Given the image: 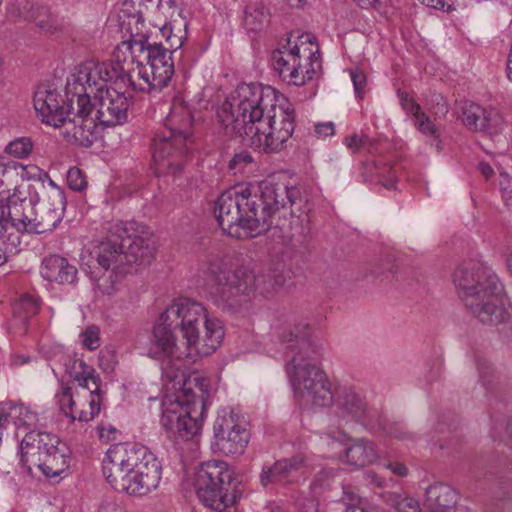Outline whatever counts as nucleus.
Masks as SVG:
<instances>
[{"instance_id":"obj_1","label":"nucleus","mask_w":512,"mask_h":512,"mask_svg":"<svg viewBox=\"0 0 512 512\" xmlns=\"http://www.w3.org/2000/svg\"><path fill=\"white\" fill-rule=\"evenodd\" d=\"M284 345L286 373L297 400L319 407L334 402L331 383L317 361L323 347L305 320L285 322L278 333Z\"/></svg>"},{"instance_id":"obj_2","label":"nucleus","mask_w":512,"mask_h":512,"mask_svg":"<svg viewBox=\"0 0 512 512\" xmlns=\"http://www.w3.org/2000/svg\"><path fill=\"white\" fill-rule=\"evenodd\" d=\"M452 280L466 308L485 324L505 321L503 288L497 276L482 263L469 260L456 267Z\"/></svg>"},{"instance_id":"obj_3","label":"nucleus","mask_w":512,"mask_h":512,"mask_svg":"<svg viewBox=\"0 0 512 512\" xmlns=\"http://www.w3.org/2000/svg\"><path fill=\"white\" fill-rule=\"evenodd\" d=\"M270 86L242 83L237 86L231 101H225L217 115L225 134L240 138L243 143L259 131V125L281 101Z\"/></svg>"},{"instance_id":"obj_4","label":"nucleus","mask_w":512,"mask_h":512,"mask_svg":"<svg viewBox=\"0 0 512 512\" xmlns=\"http://www.w3.org/2000/svg\"><path fill=\"white\" fill-rule=\"evenodd\" d=\"M204 382L199 378L186 380L174 400L161 404V426L176 444L191 440L201 428L208 398Z\"/></svg>"},{"instance_id":"obj_5","label":"nucleus","mask_w":512,"mask_h":512,"mask_svg":"<svg viewBox=\"0 0 512 512\" xmlns=\"http://www.w3.org/2000/svg\"><path fill=\"white\" fill-rule=\"evenodd\" d=\"M166 128L152 139V159L159 174H175L183 168L192 143L193 116L182 102L175 101L165 120Z\"/></svg>"},{"instance_id":"obj_6","label":"nucleus","mask_w":512,"mask_h":512,"mask_svg":"<svg viewBox=\"0 0 512 512\" xmlns=\"http://www.w3.org/2000/svg\"><path fill=\"white\" fill-rule=\"evenodd\" d=\"M40 180H48L50 190L38 207L34 208L32 198L9 197V216L12 226L17 231L42 234L52 231L63 219L66 208V197L63 190L49 177L48 173L40 172Z\"/></svg>"},{"instance_id":"obj_7","label":"nucleus","mask_w":512,"mask_h":512,"mask_svg":"<svg viewBox=\"0 0 512 512\" xmlns=\"http://www.w3.org/2000/svg\"><path fill=\"white\" fill-rule=\"evenodd\" d=\"M202 315L196 305L183 306L180 299L169 305L158 317L153 326L148 355L154 359L183 357L177 344L174 331L179 329L187 343L194 340L192 324Z\"/></svg>"},{"instance_id":"obj_8","label":"nucleus","mask_w":512,"mask_h":512,"mask_svg":"<svg viewBox=\"0 0 512 512\" xmlns=\"http://www.w3.org/2000/svg\"><path fill=\"white\" fill-rule=\"evenodd\" d=\"M251 198L256 199V223L258 235L266 232L272 225L275 216L300 218L302 214L310 210L307 198L296 186L286 187L272 183H262L259 193H251Z\"/></svg>"},{"instance_id":"obj_9","label":"nucleus","mask_w":512,"mask_h":512,"mask_svg":"<svg viewBox=\"0 0 512 512\" xmlns=\"http://www.w3.org/2000/svg\"><path fill=\"white\" fill-rule=\"evenodd\" d=\"M257 203L247 188H230L219 195L214 213L227 235L241 239L258 236L254 222Z\"/></svg>"},{"instance_id":"obj_10","label":"nucleus","mask_w":512,"mask_h":512,"mask_svg":"<svg viewBox=\"0 0 512 512\" xmlns=\"http://www.w3.org/2000/svg\"><path fill=\"white\" fill-rule=\"evenodd\" d=\"M300 38L305 40L291 46L289 38L287 44L271 54L273 69L284 82L295 86H303L317 78L322 70L318 48L312 51L306 47L307 42L312 44L310 35H302Z\"/></svg>"},{"instance_id":"obj_11","label":"nucleus","mask_w":512,"mask_h":512,"mask_svg":"<svg viewBox=\"0 0 512 512\" xmlns=\"http://www.w3.org/2000/svg\"><path fill=\"white\" fill-rule=\"evenodd\" d=\"M233 481V471L226 462H205L197 472V495L206 507L215 512H224L236 503L237 491Z\"/></svg>"},{"instance_id":"obj_12","label":"nucleus","mask_w":512,"mask_h":512,"mask_svg":"<svg viewBox=\"0 0 512 512\" xmlns=\"http://www.w3.org/2000/svg\"><path fill=\"white\" fill-rule=\"evenodd\" d=\"M128 71V67L117 64V58L105 62L90 60L80 64L77 73L66 85L71 102L75 103L77 98L84 96L91 101L92 95L95 97L107 88L125 83L123 79Z\"/></svg>"},{"instance_id":"obj_13","label":"nucleus","mask_w":512,"mask_h":512,"mask_svg":"<svg viewBox=\"0 0 512 512\" xmlns=\"http://www.w3.org/2000/svg\"><path fill=\"white\" fill-rule=\"evenodd\" d=\"M154 454L145 446L134 443L112 445L102 462V471L109 485L116 491L124 490L133 475L145 465Z\"/></svg>"},{"instance_id":"obj_14","label":"nucleus","mask_w":512,"mask_h":512,"mask_svg":"<svg viewBox=\"0 0 512 512\" xmlns=\"http://www.w3.org/2000/svg\"><path fill=\"white\" fill-rule=\"evenodd\" d=\"M295 129L294 109L285 97L259 125L256 135H251L244 143L267 153H277L285 149Z\"/></svg>"},{"instance_id":"obj_15","label":"nucleus","mask_w":512,"mask_h":512,"mask_svg":"<svg viewBox=\"0 0 512 512\" xmlns=\"http://www.w3.org/2000/svg\"><path fill=\"white\" fill-rule=\"evenodd\" d=\"M260 279L245 268L230 270L213 266L209 277L210 293L218 303L233 306L239 296L257 289Z\"/></svg>"},{"instance_id":"obj_16","label":"nucleus","mask_w":512,"mask_h":512,"mask_svg":"<svg viewBox=\"0 0 512 512\" xmlns=\"http://www.w3.org/2000/svg\"><path fill=\"white\" fill-rule=\"evenodd\" d=\"M246 422L232 409L218 412L213 424L211 448L225 456L241 455L249 442Z\"/></svg>"},{"instance_id":"obj_17","label":"nucleus","mask_w":512,"mask_h":512,"mask_svg":"<svg viewBox=\"0 0 512 512\" xmlns=\"http://www.w3.org/2000/svg\"><path fill=\"white\" fill-rule=\"evenodd\" d=\"M144 42V51L147 52V65H138L137 71L141 81L136 87L140 92H160L168 85L174 74V62L169 48L162 43L147 44Z\"/></svg>"},{"instance_id":"obj_18","label":"nucleus","mask_w":512,"mask_h":512,"mask_svg":"<svg viewBox=\"0 0 512 512\" xmlns=\"http://www.w3.org/2000/svg\"><path fill=\"white\" fill-rule=\"evenodd\" d=\"M73 114L66 116L57 128L70 144L88 148L99 138V123L91 116V101L87 96L75 100Z\"/></svg>"},{"instance_id":"obj_19","label":"nucleus","mask_w":512,"mask_h":512,"mask_svg":"<svg viewBox=\"0 0 512 512\" xmlns=\"http://www.w3.org/2000/svg\"><path fill=\"white\" fill-rule=\"evenodd\" d=\"M180 303L188 307L196 305L202 309V315L196 319L195 324H192L195 336L191 343L186 342V356L193 358L212 354L224 338V329L221 322L217 318L209 317L206 308L197 301L180 298Z\"/></svg>"},{"instance_id":"obj_20","label":"nucleus","mask_w":512,"mask_h":512,"mask_svg":"<svg viewBox=\"0 0 512 512\" xmlns=\"http://www.w3.org/2000/svg\"><path fill=\"white\" fill-rule=\"evenodd\" d=\"M131 95L123 89L110 87L105 92L94 97L91 104L95 119L101 126H115L123 124L128 117Z\"/></svg>"},{"instance_id":"obj_21","label":"nucleus","mask_w":512,"mask_h":512,"mask_svg":"<svg viewBox=\"0 0 512 512\" xmlns=\"http://www.w3.org/2000/svg\"><path fill=\"white\" fill-rule=\"evenodd\" d=\"M67 102L61 94L48 86L37 88L33 104L37 116L43 123L57 128L66 116L73 114L76 103L71 102V95L66 91Z\"/></svg>"},{"instance_id":"obj_22","label":"nucleus","mask_w":512,"mask_h":512,"mask_svg":"<svg viewBox=\"0 0 512 512\" xmlns=\"http://www.w3.org/2000/svg\"><path fill=\"white\" fill-rule=\"evenodd\" d=\"M60 410L73 421L88 422L100 412L101 398L94 392L76 396L70 386L61 383V391L56 394Z\"/></svg>"},{"instance_id":"obj_23","label":"nucleus","mask_w":512,"mask_h":512,"mask_svg":"<svg viewBox=\"0 0 512 512\" xmlns=\"http://www.w3.org/2000/svg\"><path fill=\"white\" fill-rule=\"evenodd\" d=\"M342 417L359 422L366 429L374 431L383 426L382 415L375 409L368 408L366 403L351 389H342L334 398Z\"/></svg>"},{"instance_id":"obj_24","label":"nucleus","mask_w":512,"mask_h":512,"mask_svg":"<svg viewBox=\"0 0 512 512\" xmlns=\"http://www.w3.org/2000/svg\"><path fill=\"white\" fill-rule=\"evenodd\" d=\"M111 233L122 240L126 244L124 249L125 266L133 264L139 266L149 265L155 256V247L150 239H146L139 235L129 234V228L124 222H116L111 226Z\"/></svg>"},{"instance_id":"obj_25","label":"nucleus","mask_w":512,"mask_h":512,"mask_svg":"<svg viewBox=\"0 0 512 512\" xmlns=\"http://www.w3.org/2000/svg\"><path fill=\"white\" fill-rule=\"evenodd\" d=\"M461 120L469 130L489 134L499 133L505 125L504 118L496 109H487L473 102L463 104Z\"/></svg>"},{"instance_id":"obj_26","label":"nucleus","mask_w":512,"mask_h":512,"mask_svg":"<svg viewBox=\"0 0 512 512\" xmlns=\"http://www.w3.org/2000/svg\"><path fill=\"white\" fill-rule=\"evenodd\" d=\"M60 444L56 435L30 430L25 434L20 443V459L29 471L33 470V465L39 463L43 456Z\"/></svg>"},{"instance_id":"obj_27","label":"nucleus","mask_w":512,"mask_h":512,"mask_svg":"<svg viewBox=\"0 0 512 512\" xmlns=\"http://www.w3.org/2000/svg\"><path fill=\"white\" fill-rule=\"evenodd\" d=\"M133 476L124 486V490L119 492L130 496H146L158 488L162 478V466L155 455L148 457L146 465Z\"/></svg>"},{"instance_id":"obj_28","label":"nucleus","mask_w":512,"mask_h":512,"mask_svg":"<svg viewBox=\"0 0 512 512\" xmlns=\"http://www.w3.org/2000/svg\"><path fill=\"white\" fill-rule=\"evenodd\" d=\"M125 243H122L119 237L112 235L111 227L109 228L108 239L101 242L95 251V259L97 264L104 270H117L120 272H128L125 269Z\"/></svg>"},{"instance_id":"obj_29","label":"nucleus","mask_w":512,"mask_h":512,"mask_svg":"<svg viewBox=\"0 0 512 512\" xmlns=\"http://www.w3.org/2000/svg\"><path fill=\"white\" fill-rule=\"evenodd\" d=\"M304 466L300 456H293L275 462L271 467L263 469L260 481L263 486L269 484H286L296 481Z\"/></svg>"},{"instance_id":"obj_30","label":"nucleus","mask_w":512,"mask_h":512,"mask_svg":"<svg viewBox=\"0 0 512 512\" xmlns=\"http://www.w3.org/2000/svg\"><path fill=\"white\" fill-rule=\"evenodd\" d=\"M66 373L82 388L88 392H94L101 396V378L95 369L88 365L83 359L75 356H67L64 361Z\"/></svg>"},{"instance_id":"obj_31","label":"nucleus","mask_w":512,"mask_h":512,"mask_svg":"<svg viewBox=\"0 0 512 512\" xmlns=\"http://www.w3.org/2000/svg\"><path fill=\"white\" fill-rule=\"evenodd\" d=\"M124 45L127 47L129 51V57H127L124 53V57L121 58L122 51L118 49L117 51V64L119 66L128 67L129 71L125 73L124 82L123 84L117 85V88L120 90H124L128 93V91H139V89L136 87L137 83L141 81L139 79L137 71L139 70L138 65H144L141 61L137 60L135 57V52L140 51L144 52V42L142 39L140 40H134L129 42H124Z\"/></svg>"},{"instance_id":"obj_32","label":"nucleus","mask_w":512,"mask_h":512,"mask_svg":"<svg viewBox=\"0 0 512 512\" xmlns=\"http://www.w3.org/2000/svg\"><path fill=\"white\" fill-rule=\"evenodd\" d=\"M77 273V268L59 255H50L42 261L41 275L49 282L72 284Z\"/></svg>"},{"instance_id":"obj_33","label":"nucleus","mask_w":512,"mask_h":512,"mask_svg":"<svg viewBox=\"0 0 512 512\" xmlns=\"http://www.w3.org/2000/svg\"><path fill=\"white\" fill-rule=\"evenodd\" d=\"M69 467L68 448L65 444H56L55 448L49 451L39 463L33 465V469H39L46 477H57Z\"/></svg>"},{"instance_id":"obj_34","label":"nucleus","mask_w":512,"mask_h":512,"mask_svg":"<svg viewBox=\"0 0 512 512\" xmlns=\"http://www.w3.org/2000/svg\"><path fill=\"white\" fill-rule=\"evenodd\" d=\"M457 499L456 491L447 484L437 483L426 489V501L431 512H448Z\"/></svg>"},{"instance_id":"obj_35","label":"nucleus","mask_w":512,"mask_h":512,"mask_svg":"<svg viewBox=\"0 0 512 512\" xmlns=\"http://www.w3.org/2000/svg\"><path fill=\"white\" fill-rule=\"evenodd\" d=\"M38 421L37 413L23 404L12 405L6 411L0 413V424L2 428H6L12 424L16 429H34Z\"/></svg>"},{"instance_id":"obj_36","label":"nucleus","mask_w":512,"mask_h":512,"mask_svg":"<svg viewBox=\"0 0 512 512\" xmlns=\"http://www.w3.org/2000/svg\"><path fill=\"white\" fill-rule=\"evenodd\" d=\"M364 182L379 183L386 189H394L397 177L393 168L382 162H363L360 172Z\"/></svg>"},{"instance_id":"obj_37","label":"nucleus","mask_w":512,"mask_h":512,"mask_svg":"<svg viewBox=\"0 0 512 512\" xmlns=\"http://www.w3.org/2000/svg\"><path fill=\"white\" fill-rule=\"evenodd\" d=\"M377 459L378 453L374 444L363 438L345 449V461L353 467L361 468L373 464Z\"/></svg>"},{"instance_id":"obj_38","label":"nucleus","mask_w":512,"mask_h":512,"mask_svg":"<svg viewBox=\"0 0 512 512\" xmlns=\"http://www.w3.org/2000/svg\"><path fill=\"white\" fill-rule=\"evenodd\" d=\"M27 17L45 33H54L62 27L59 18L48 7L32 6Z\"/></svg>"},{"instance_id":"obj_39","label":"nucleus","mask_w":512,"mask_h":512,"mask_svg":"<svg viewBox=\"0 0 512 512\" xmlns=\"http://www.w3.org/2000/svg\"><path fill=\"white\" fill-rule=\"evenodd\" d=\"M343 143L353 154H372L375 150L376 140L361 132L346 136Z\"/></svg>"},{"instance_id":"obj_40","label":"nucleus","mask_w":512,"mask_h":512,"mask_svg":"<svg viewBox=\"0 0 512 512\" xmlns=\"http://www.w3.org/2000/svg\"><path fill=\"white\" fill-rule=\"evenodd\" d=\"M269 21V12L261 4L250 5L245 10V25L253 31L260 30Z\"/></svg>"},{"instance_id":"obj_41","label":"nucleus","mask_w":512,"mask_h":512,"mask_svg":"<svg viewBox=\"0 0 512 512\" xmlns=\"http://www.w3.org/2000/svg\"><path fill=\"white\" fill-rule=\"evenodd\" d=\"M386 502L397 512H422L419 502L407 495L389 493Z\"/></svg>"},{"instance_id":"obj_42","label":"nucleus","mask_w":512,"mask_h":512,"mask_svg":"<svg viewBox=\"0 0 512 512\" xmlns=\"http://www.w3.org/2000/svg\"><path fill=\"white\" fill-rule=\"evenodd\" d=\"M33 148V143L29 137H20L11 141L5 148V151L16 157L25 158L27 157Z\"/></svg>"},{"instance_id":"obj_43","label":"nucleus","mask_w":512,"mask_h":512,"mask_svg":"<svg viewBox=\"0 0 512 512\" xmlns=\"http://www.w3.org/2000/svg\"><path fill=\"white\" fill-rule=\"evenodd\" d=\"M334 472L332 470H322L313 479L310 489L314 495H320L324 490L329 489L334 482Z\"/></svg>"},{"instance_id":"obj_44","label":"nucleus","mask_w":512,"mask_h":512,"mask_svg":"<svg viewBox=\"0 0 512 512\" xmlns=\"http://www.w3.org/2000/svg\"><path fill=\"white\" fill-rule=\"evenodd\" d=\"M67 184L71 190L83 191L87 187V181L83 172L77 168L72 167L67 172Z\"/></svg>"},{"instance_id":"obj_45","label":"nucleus","mask_w":512,"mask_h":512,"mask_svg":"<svg viewBox=\"0 0 512 512\" xmlns=\"http://www.w3.org/2000/svg\"><path fill=\"white\" fill-rule=\"evenodd\" d=\"M22 310L25 312V315L23 316L24 319L36 314L38 310L36 300L29 295L22 296L20 300L15 304L14 312L20 313Z\"/></svg>"},{"instance_id":"obj_46","label":"nucleus","mask_w":512,"mask_h":512,"mask_svg":"<svg viewBox=\"0 0 512 512\" xmlns=\"http://www.w3.org/2000/svg\"><path fill=\"white\" fill-rule=\"evenodd\" d=\"M415 120V125L421 133L430 135L434 138L439 137V130L437 126L424 112H422Z\"/></svg>"},{"instance_id":"obj_47","label":"nucleus","mask_w":512,"mask_h":512,"mask_svg":"<svg viewBox=\"0 0 512 512\" xmlns=\"http://www.w3.org/2000/svg\"><path fill=\"white\" fill-rule=\"evenodd\" d=\"M161 32L163 36L166 37V43L168 44L167 48H169V52H171V55L182 47L185 37L183 35H174L172 33L173 26L164 25L161 28Z\"/></svg>"},{"instance_id":"obj_48","label":"nucleus","mask_w":512,"mask_h":512,"mask_svg":"<svg viewBox=\"0 0 512 512\" xmlns=\"http://www.w3.org/2000/svg\"><path fill=\"white\" fill-rule=\"evenodd\" d=\"M253 162V158L250 153L243 151L235 154L229 161L228 168L234 174L242 172L248 165Z\"/></svg>"},{"instance_id":"obj_49","label":"nucleus","mask_w":512,"mask_h":512,"mask_svg":"<svg viewBox=\"0 0 512 512\" xmlns=\"http://www.w3.org/2000/svg\"><path fill=\"white\" fill-rule=\"evenodd\" d=\"M82 344L89 350H95L100 346L99 329L95 326L88 327L81 333Z\"/></svg>"},{"instance_id":"obj_50","label":"nucleus","mask_w":512,"mask_h":512,"mask_svg":"<svg viewBox=\"0 0 512 512\" xmlns=\"http://www.w3.org/2000/svg\"><path fill=\"white\" fill-rule=\"evenodd\" d=\"M499 185L501 197L505 205L512 209V177L508 174H500Z\"/></svg>"},{"instance_id":"obj_51","label":"nucleus","mask_w":512,"mask_h":512,"mask_svg":"<svg viewBox=\"0 0 512 512\" xmlns=\"http://www.w3.org/2000/svg\"><path fill=\"white\" fill-rule=\"evenodd\" d=\"M382 422H383V426L376 428L374 431L383 430L388 435H390L394 438H397V439H401V440L411 438V433L404 431L403 427H401L399 424L387 423V421L383 417H382Z\"/></svg>"},{"instance_id":"obj_52","label":"nucleus","mask_w":512,"mask_h":512,"mask_svg":"<svg viewBox=\"0 0 512 512\" xmlns=\"http://www.w3.org/2000/svg\"><path fill=\"white\" fill-rule=\"evenodd\" d=\"M399 97L402 108L408 114L413 115L415 119L422 113L420 105L413 98H410L407 93L401 92Z\"/></svg>"},{"instance_id":"obj_53","label":"nucleus","mask_w":512,"mask_h":512,"mask_svg":"<svg viewBox=\"0 0 512 512\" xmlns=\"http://www.w3.org/2000/svg\"><path fill=\"white\" fill-rule=\"evenodd\" d=\"M350 76L354 85L355 94L362 98L364 94V87L366 85V75L359 69L351 70Z\"/></svg>"},{"instance_id":"obj_54","label":"nucleus","mask_w":512,"mask_h":512,"mask_svg":"<svg viewBox=\"0 0 512 512\" xmlns=\"http://www.w3.org/2000/svg\"><path fill=\"white\" fill-rule=\"evenodd\" d=\"M317 495L311 497H299L297 499V506L302 512H317L318 511V500Z\"/></svg>"},{"instance_id":"obj_55","label":"nucleus","mask_w":512,"mask_h":512,"mask_svg":"<svg viewBox=\"0 0 512 512\" xmlns=\"http://www.w3.org/2000/svg\"><path fill=\"white\" fill-rule=\"evenodd\" d=\"M9 201L7 206L0 205V237L2 238L9 226H12V219L9 216Z\"/></svg>"},{"instance_id":"obj_56","label":"nucleus","mask_w":512,"mask_h":512,"mask_svg":"<svg viewBox=\"0 0 512 512\" xmlns=\"http://www.w3.org/2000/svg\"><path fill=\"white\" fill-rule=\"evenodd\" d=\"M314 130L318 137L332 136L335 132L332 122L316 124Z\"/></svg>"},{"instance_id":"obj_57","label":"nucleus","mask_w":512,"mask_h":512,"mask_svg":"<svg viewBox=\"0 0 512 512\" xmlns=\"http://www.w3.org/2000/svg\"><path fill=\"white\" fill-rule=\"evenodd\" d=\"M341 500L343 501L347 508L349 505H357V503L360 502L361 497L352 490L344 489L343 497Z\"/></svg>"},{"instance_id":"obj_58","label":"nucleus","mask_w":512,"mask_h":512,"mask_svg":"<svg viewBox=\"0 0 512 512\" xmlns=\"http://www.w3.org/2000/svg\"><path fill=\"white\" fill-rule=\"evenodd\" d=\"M479 376L484 385L489 384V377L492 375V367L487 363L478 364Z\"/></svg>"},{"instance_id":"obj_59","label":"nucleus","mask_w":512,"mask_h":512,"mask_svg":"<svg viewBox=\"0 0 512 512\" xmlns=\"http://www.w3.org/2000/svg\"><path fill=\"white\" fill-rule=\"evenodd\" d=\"M387 468L397 476L404 477L408 473L407 467L400 462H390L387 464Z\"/></svg>"},{"instance_id":"obj_60","label":"nucleus","mask_w":512,"mask_h":512,"mask_svg":"<svg viewBox=\"0 0 512 512\" xmlns=\"http://www.w3.org/2000/svg\"><path fill=\"white\" fill-rule=\"evenodd\" d=\"M98 512H126V511L115 502H103L100 505Z\"/></svg>"},{"instance_id":"obj_61","label":"nucleus","mask_w":512,"mask_h":512,"mask_svg":"<svg viewBox=\"0 0 512 512\" xmlns=\"http://www.w3.org/2000/svg\"><path fill=\"white\" fill-rule=\"evenodd\" d=\"M12 173L13 171L0 159V188L5 184V177Z\"/></svg>"},{"instance_id":"obj_62","label":"nucleus","mask_w":512,"mask_h":512,"mask_svg":"<svg viewBox=\"0 0 512 512\" xmlns=\"http://www.w3.org/2000/svg\"><path fill=\"white\" fill-rule=\"evenodd\" d=\"M422 4L434 8V9H443L445 6L444 0H420Z\"/></svg>"},{"instance_id":"obj_63","label":"nucleus","mask_w":512,"mask_h":512,"mask_svg":"<svg viewBox=\"0 0 512 512\" xmlns=\"http://www.w3.org/2000/svg\"><path fill=\"white\" fill-rule=\"evenodd\" d=\"M360 7L368 9V8H376L381 0H354Z\"/></svg>"},{"instance_id":"obj_64","label":"nucleus","mask_w":512,"mask_h":512,"mask_svg":"<svg viewBox=\"0 0 512 512\" xmlns=\"http://www.w3.org/2000/svg\"><path fill=\"white\" fill-rule=\"evenodd\" d=\"M507 75L510 81H512V42L510 46V53L507 58Z\"/></svg>"}]
</instances>
